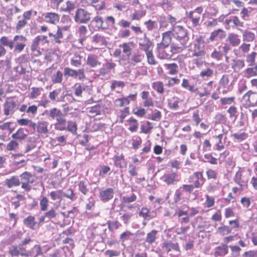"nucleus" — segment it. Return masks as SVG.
Instances as JSON below:
<instances>
[{
    "mask_svg": "<svg viewBox=\"0 0 257 257\" xmlns=\"http://www.w3.org/2000/svg\"><path fill=\"white\" fill-rule=\"evenodd\" d=\"M158 21L160 24V29L164 30V28H167L168 26V21L167 17L165 16H160L158 18Z\"/></svg>",
    "mask_w": 257,
    "mask_h": 257,
    "instance_id": "3c124183",
    "label": "nucleus"
},
{
    "mask_svg": "<svg viewBox=\"0 0 257 257\" xmlns=\"http://www.w3.org/2000/svg\"><path fill=\"white\" fill-rule=\"evenodd\" d=\"M213 70L207 68L203 70L200 73V76L202 78H208L212 76L213 74Z\"/></svg>",
    "mask_w": 257,
    "mask_h": 257,
    "instance_id": "bf43d9fd",
    "label": "nucleus"
},
{
    "mask_svg": "<svg viewBox=\"0 0 257 257\" xmlns=\"http://www.w3.org/2000/svg\"><path fill=\"white\" fill-rule=\"evenodd\" d=\"M180 52L178 49H174L172 43L170 47L157 45L156 48V56L161 60L170 59L173 54Z\"/></svg>",
    "mask_w": 257,
    "mask_h": 257,
    "instance_id": "7ed1b4c3",
    "label": "nucleus"
},
{
    "mask_svg": "<svg viewBox=\"0 0 257 257\" xmlns=\"http://www.w3.org/2000/svg\"><path fill=\"white\" fill-rule=\"evenodd\" d=\"M45 216L47 217L48 221L52 218H54L56 217L58 213L56 212V209L54 208L51 209L48 212L45 213Z\"/></svg>",
    "mask_w": 257,
    "mask_h": 257,
    "instance_id": "69168bd1",
    "label": "nucleus"
},
{
    "mask_svg": "<svg viewBox=\"0 0 257 257\" xmlns=\"http://www.w3.org/2000/svg\"><path fill=\"white\" fill-rule=\"evenodd\" d=\"M44 20L47 23L56 24L59 21V16L55 13H47L44 15Z\"/></svg>",
    "mask_w": 257,
    "mask_h": 257,
    "instance_id": "f3484780",
    "label": "nucleus"
},
{
    "mask_svg": "<svg viewBox=\"0 0 257 257\" xmlns=\"http://www.w3.org/2000/svg\"><path fill=\"white\" fill-rule=\"evenodd\" d=\"M112 159L114 161V166L117 168H123V165L126 164L124 156L122 155L114 156Z\"/></svg>",
    "mask_w": 257,
    "mask_h": 257,
    "instance_id": "7c9ffc66",
    "label": "nucleus"
},
{
    "mask_svg": "<svg viewBox=\"0 0 257 257\" xmlns=\"http://www.w3.org/2000/svg\"><path fill=\"white\" fill-rule=\"evenodd\" d=\"M223 54L221 52L218 51L215 49L210 54V57L216 60L219 61L221 59Z\"/></svg>",
    "mask_w": 257,
    "mask_h": 257,
    "instance_id": "774afa93",
    "label": "nucleus"
},
{
    "mask_svg": "<svg viewBox=\"0 0 257 257\" xmlns=\"http://www.w3.org/2000/svg\"><path fill=\"white\" fill-rule=\"evenodd\" d=\"M17 122L21 125L28 126L35 130L36 123L32 120L27 118H22L17 120Z\"/></svg>",
    "mask_w": 257,
    "mask_h": 257,
    "instance_id": "c85d7f7f",
    "label": "nucleus"
},
{
    "mask_svg": "<svg viewBox=\"0 0 257 257\" xmlns=\"http://www.w3.org/2000/svg\"><path fill=\"white\" fill-rule=\"evenodd\" d=\"M226 36V33L223 30L218 29L212 32L210 36L209 40L213 41L216 39H222Z\"/></svg>",
    "mask_w": 257,
    "mask_h": 257,
    "instance_id": "412c9836",
    "label": "nucleus"
},
{
    "mask_svg": "<svg viewBox=\"0 0 257 257\" xmlns=\"http://www.w3.org/2000/svg\"><path fill=\"white\" fill-rule=\"evenodd\" d=\"M9 253L12 257L18 256L20 255V251L18 246L13 245L9 248Z\"/></svg>",
    "mask_w": 257,
    "mask_h": 257,
    "instance_id": "0e129e2a",
    "label": "nucleus"
},
{
    "mask_svg": "<svg viewBox=\"0 0 257 257\" xmlns=\"http://www.w3.org/2000/svg\"><path fill=\"white\" fill-rule=\"evenodd\" d=\"M227 40L231 45L233 47L238 46L240 43V40L238 38L237 35L233 33L228 35Z\"/></svg>",
    "mask_w": 257,
    "mask_h": 257,
    "instance_id": "473e14b6",
    "label": "nucleus"
},
{
    "mask_svg": "<svg viewBox=\"0 0 257 257\" xmlns=\"http://www.w3.org/2000/svg\"><path fill=\"white\" fill-rule=\"evenodd\" d=\"M87 183L86 181H81L78 184L79 190L85 195L88 192V189L87 188Z\"/></svg>",
    "mask_w": 257,
    "mask_h": 257,
    "instance_id": "864d4df0",
    "label": "nucleus"
},
{
    "mask_svg": "<svg viewBox=\"0 0 257 257\" xmlns=\"http://www.w3.org/2000/svg\"><path fill=\"white\" fill-rule=\"evenodd\" d=\"M24 223L28 227L32 229H34L36 224L34 216L31 215L28 216L24 220Z\"/></svg>",
    "mask_w": 257,
    "mask_h": 257,
    "instance_id": "72a5a7b5",
    "label": "nucleus"
},
{
    "mask_svg": "<svg viewBox=\"0 0 257 257\" xmlns=\"http://www.w3.org/2000/svg\"><path fill=\"white\" fill-rule=\"evenodd\" d=\"M28 131L27 129L24 128H20L17 132L13 134L12 137L14 139L24 140L28 136Z\"/></svg>",
    "mask_w": 257,
    "mask_h": 257,
    "instance_id": "5701e85b",
    "label": "nucleus"
},
{
    "mask_svg": "<svg viewBox=\"0 0 257 257\" xmlns=\"http://www.w3.org/2000/svg\"><path fill=\"white\" fill-rule=\"evenodd\" d=\"M21 12V10L20 9L13 5L10 7H8L6 9L5 14L8 19H12L15 14L19 13Z\"/></svg>",
    "mask_w": 257,
    "mask_h": 257,
    "instance_id": "a211bd4d",
    "label": "nucleus"
},
{
    "mask_svg": "<svg viewBox=\"0 0 257 257\" xmlns=\"http://www.w3.org/2000/svg\"><path fill=\"white\" fill-rule=\"evenodd\" d=\"M204 45V37L202 36L197 37L193 44V52L192 56L198 58L204 57L205 54Z\"/></svg>",
    "mask_w": 257,
    "mask_h": 257,
    "instance_id": "20e7f679",
    "label": "nucleus"
},
{
    "mask_svg": "<svg viewBox=\"0 0 257 257\" xmlns=\"http://www.w3.org/2000/svg\"><path fill=\"white\" fill-rule=\"evenodd\" d=\"M257 55V53L252 52L251 54L248 55L246 57V61L249 63V66H253L254 65L255 58Z\"/></svg>",
    "mask_w": 257,
    "mask_h": 257,
    "instance_id": "13d9d810",
    "label": "nucleus"
},
{
    "mask_svg": "<svg viewBox=\"0 0 257 257\" xmlns=\"http://www.w3.org/2000/svg\"><path fill=\"white\" fill-rule=\"evenodd\" d=\"M48 122L46 121H39L36 123L37 131L38 133L46 134L48 133Z\"/></svg>",
    "mask_w": 257,
    "mask_h": 257,
    "instance_id": "b1692460",
    "label": "nucleus"
},
{
    "mask_svg": "<svg viewBox=\"0 0 257 257\" xmlns=\"http://www.w3.org/2000/svg\"><path fill=\"white\" fill-rule=\"evenodd\" d=\"M77 70L72 69L69 67H65L64 69V74L65 76H71L73 77H77Z\"/></svg>",
    "mask_w": 257,
    "mask_h": 257,
    "instance_id": "680f3d73",
    "label": "nucleus"
},
{
    "mask_svg": "<svg viewBox=\"0 0 257 257\" xmlns=\"http://www.w3.org/2000/svg\"><path fill=\"white\" fill-rule=\"evenodd\" d=\"M140 8L141 9L139 11L135 10L132 15L133 20H140L146 15V11L144 10L142 5L140 6Z\"/></svg>",
    "mask_w": 257,
    "mask_h": 257,
    "instance_id": "f704fd0d",
    "label": "nucleus"
},
{
    "mask_svg": "<svg viewBox=\"0 0 257 257\" xmlns=\"http://www.w3.org/2000/svg\"><path fill=\"white\" fill-rule=\"evenodd\" d=\"M202 12L203 9L201 7H197L193 11L189 12L188 18L194 26L199 25Z\"/></svg>",
    "mask_w": 257,
    "mask_h": 257,
    "instance_id": "0eeeda50",
    "label": "nucleus"
},
{
    "mask_svg": "<svg viewBox=\"0 0 257 257\" xmlns=\"http://www.w3.org/2000/svg\"><path fill=\"white\" fill-rule=\"evenodd\" d=\"M227 112L229 114L230 118L233 119L234 120L236 119L238 116V112L237 108L235 106L232 105L230 106L227 110Z\"/></svg>",
    "mask_w": 257,
    "mask_h": 257,
    "instance_id": "a18cd8bd",
    "label": "nucleus"
},
{
    "mask_svg": "<svg viewBox=\"0 0 257 257\" xmlns=\"http://www.w3.org/2000/svg\"><path fill=\"white\" fill-rule=\"evenodd\" d=\"M152 86L154 90L159 93L162 94L164 92L163 83L162 82H154L152 83Z\"/></svg>",
    "mask_w": 257,
    "mask_h": 257,
    "instance_id": "49530a36",
    "label": "nucleus"
},
{
    "mask_svg": "<svg viewBox=\"0 0 257 257\" xmlns=\"http://www.w3.org/2000/svg\"><path fill=\"white\" fill-rule=\"evenodd\" d=\"M232 229L228 226L223 225L222 226H220L217 228V233L220 234L221 235H224L225 234H229L231 232Z\"/></svg>",
    "mask_w": 257,
    "mask_h": 257,
    "instance_id": "8fccbe9b",
    "label": "nucleus"
},
{
    "mask_svg": "<svg viewBox=\"0 0 257 257\" xmlns=\"http://www.w3.org/2000/svg\"><path fill=\"white\" fill-rule=\"evenodd\" d=\"M63 192L61 190L51 191L50 193V196L53 201L59 200L60 202L62 200Z\"/></svg>",
    "mask_w": 257,
    "mask_h": 257,
    "instance_id": "a19ab883",
    "label": "nucleus"
},
{
    "mask_svg": "<svg viewBox=\"0 0 257 257\" xmlns=\"http://www.w3.org/2000/svg\"><path fill=\"white\" fill-rule=\"evenodd\" d=\"M106 224L108 225L109 230L111 232L115 231L121 226V224L118 221H107Z\"/></svg>",
    "mask_w": 257,
    "mask_h": 257,
    "instance_id": "4c0bfd02",
    "label": "nucleus"
},
{
    "mask_svg": "<svg viewBox=\"0 0 257 257\" xmlns=\"http://www.w3.org/2000/svg\"><path fill=\"white\" fill-rule=\"evenodd\" d=\"M63 74L60 71H57L52 77V81L54 83H60L62 81Z\"/></svg>",
    "mask_w": 257,
    "mask_h": 257,
    "instance_id": "6e6d98bb",
    "label": "nucleus"
},
{
    "mask_svg": "<svg viewBox=\"0 0 257 257\" xmlns=\"http://www.w3.org/2000/svg\"><path fill=\"white\" fill-rule=\"evenodd\" d=\"M181 86L184 89L188 90L191 92L196 93L198 91V88L193 84L186 79H183Z\"/></svg>",
    "mask_w": 257,
    "mask_h": 257,
    "instance_id": "bb28decb",
    "label": "nucleus"
},
{
    "mask_svg": "<svg viewBox=\"0 0 257 257\" xmlns=\"http://www.w3.org/2000/svg\"><path fill=\"white\" fill-rule=\"evenodd\" d=\"M227 244L224 243L221 244L220 245L216 247L213 249L214 255L215 257H222L228 253V249Z\"/></svg>",
    "mask_w": 257,
    "mask_h": 257,
    "instance_id": "ddd939ff",
    "label": "nucleus"
},
{
    "mask_svg": "<svg viewBox=\"0 0 257 257\" xmlns=\"http://www.w3.org/2000/svg\"><path fill=\"white\" fill-rule=\"evenodd\" d=\"M157 232L158 231L157 230H153L151 232L148 233L145 239V241L150 244L154 242L156 239V236Z\"/></svg>",
    "mask_w": 257,
    "mask_h": 257,
    "instance_id": "37998d69",
    "label": "nucleus"
},
{
    "mask_svg": "<svg viewBox=\"0 0 257 257\" xmlns=\"http://www.w3.org/2000/svg\"><path fill=\"white\" fill-rule=\"evenodd\" d=\"M93 42L99 44L100 45H103L105 44V40L103 36L96 34L93 37Z\"/></svg>",
    "mask_w": 257,
    "mask_h": 257,
    "instance_id": "e2e57ef3",
    "label": "nucleus"
},
{
    "mask_svg": "<svg viewBox=\"0 0 257 257\" xmlns=\"http://www.w3.org/2000/svg\"><path fill=\"white\" fill-rule=\"evenodd\" d=\"M139 214L140 217L146 220H150L154 217L152 213L146 207H143L139 212Z\"/></svg>",
    "mask_w": 257,
    "mask_h": 257,
    "instance_id": "c756f323",
    "label": "nucleus"
},
{
    "mask_svg": "<svg viewBox=\"0 0 257 257\" xmlns=\"http://www.w3.org/2000/svg\"><path fill=\"white\" fill-rule=\"evenodd\" d=\"M27 38L23 35H16L13 40L11 41L6 36H3L0 39V43L3 46L8 47L10 50L14 49V52L21 53L25 48Z\"/></svg>",
    "mask_w": 257,
    "mask_h": 257,
    "instance_id": "f03ea898",
    "label": "nucleus"
},
{
    "mask_svg": "<svg viewBox=\"0 0 257 257\" xmlns=\"http://www.w3.org/2000/svg\"><path fill=\"white\" fill-rule=\"evenodd\" d=\"M5 184L9 188H11L14 186H18L21 184V182L18 177L13 176L10 179H7L5 181Z\"/></svg>",
    "mask_w": 257,
    "mask_h": 257,
    "instance_id": "4be33fe9",
    "label": "nucleus"
},
{
    "mask_svg": "<svg viewBox=\"0 0 257 257\" xmlns=\"http://www.w3.org/2000/svg\"><path fill=\"white\" fill-rule=\"evenodd\" d=\"M165 67L168 70L169 74L171 75H175L178 72V66L176 63L165 64Z\"/></svg>",
    "mask_w": 257,
    "mask_h": 257,
    "instance_id": "e433bc0d",
    "label": "nucleus"
},
{
    "mask_svg": "<svg viewBox=\"0 0 257 257\" xmlns=\"http://www.w3.org/2000/svg\"><path fill=\"white\" fill-rule=\"evenodd\" d=\"M243 98H247L249 102H256L257 101V93L248 91L244 95Z\"/></svg>",
    "mask_w": 257,
    "mask_h": 257,
    "instance_id": "79ce46f5",
    "label": "nucleus"
},
{
    "mask_svg": "<svg viewBox=\"0 0 257 257\" xmlns=\"http://www.w3.org/2000/svg\"><path fill=\"white\" fill-rule=\"evenodd\" d=\"M44 113L50 120H56V121L63 116H65V114L62 112V110L56 107L52 108L48 110H46L44 111Z\"/></svg>",
    "mask_w": 257,
    "mask_h": 257,
    "instance_id": "6e6552de",
    "label": "nucleus"
},
{
    "mask_svg": "<svg viewBox=\"0 0 257 257\" xmlns=\"http://www.w3.org/2000/svg\"><path fill=\"white\" fill-rule=\"evenodd\" d=\"M161 117V113L160 111L155 109L154 112L149 114L148 116V118L152 119L155 121H159Z\"/></svg>",
    "mask_w": 257,
    "mask_h": 257,
    "instance_id": "052dcab7",
    "label": "nucleus"
},
{
    "mask_svg": "<svg viewBox=\"0 0 257 257\" xmlns=\"http://www.w3.org/2000/svg\"><path fill=\"white\" fill-rule=\"evenodd\" d=\"M90 14L83 9L76 10L74 16V20L77 23L86 24L90 20Z\"/></svg>",
    "mask_w": 257,
    "mask_h": 257,
    "instance_id": "39448f33",
    "label": "nucleus"
},
{
    "mask_svg": "<svg viewBox=\"0 0 257 257\" xmlns=\"http://www.w3.org/2000/svg\"><path fill=\"white\" fill-rule=\"evenodd\" d=\"M233 180L240 186V190L241 191L243 190L244 187L247 185L248 182L247 178L242 175V171L240 170L236 173L235 176L233 177Z\"/></svg>",
    "mask_w": 257,
    "mask_h": 257,
    "instance_id": "9b49d317",
    "label": "nucleus"
},
{
    "mask_svg": "<svg viewBox=\"0 0 257 257\" xmlns=\"http://www.w3.org/2000/svg\"><path fill=\"white\" fill-rule=\"evenodd\" d=\"M18 146L19 144L17 141L15 140H12L9 143L7 144V149L9 151L16 150L18 148Z\"/></svg>",
    "mask_w": 257,
    "mask_h": 257,
    "instance_id": "338daca9",
    "label": "nucleus"
},
{
    "mask_svg": "<svg viewBox=\"0 0 257 257\" xmlns=\"http://www.w3.org/2000/svg\"><path fill=\"white\" fill-rule=\"evenodd\" d=\"M32 15V11L25 12L22 16V18L19 20L16 24L15 29L17 33L20 32L28 24V21L30 20Z\"/></svg>",
    "mask_w": 257,
    "mask_h": 257,
    "instance_id": "423d86ee",
    "label": "nucleus"
},
{
    "mask_svg": "<svg viewBox=\"0 0 257 257\" xmlns=\"http://www.w3.org/2000/svg\"><path fill=\"white\" fill-rule=\"evenodd\" d=\"M218 83L219 88L223 89L222 92L223 94H226L232 89L231 85L229 83L228 75H223Z\"/></svg>",
    "mask_w": 257,
    "mask_h": 257,
    "instance_id": "1a4fd4ad",
    "label": "nucleus"
},
{
    "mask_svg": "<svg viewBox=\"0 0 257 257\" xmlns=\"http://www.w3.org/2000/svg\"><path fill=\"white\" fill-rule=\"evenodd\" d=\"M91 22L92 23L95 24V27L97 29H104L106 28L105 27L103 26V21L102 18L100 17L96 16L94 17V18L92 20Z\"/></svg>",
    "mask_w": 257,
    "mask_h": 257,
    "instance_id": "09e8293b",
    "label": "nucleus"
},
{
    "mask_svg": "<svg viewBox=\"0 0 257 257\" xmlns=\"http://www.w3.org/2000/svg\"><path fill=\"white\" fill-rule=\"evenodd\" d=\"M139 45L143 48L144 51L146 53L151 50L150 48L152 46V43L148 39L144 41L143 42H139Z\"/></svg>",
    "mask_w": 257,
    "mask_h": 257,
    "instance_id": "603ef678",
    "label": "nucleus"
},
{
    "mask_svg": "<svg viewBox=\"0 0 257 257\" xmlns=\"http://www.w3.org/2000/svg\"><path fill=\"white\" fill-rule=\"evenodd\" d=\"M161 180L167 185L173 184L175 181H178L177 174L175 172L166 173L161 177Z\"/></svg>",
    "mask_w": 257,
    "mask_h": 257,
    "instance_id": "4468645a",
    "label": "nucleus"
},
{
    "mask_svg": "<svg viewBox=\"0 0 257 257\" xmlns=\"http://www.w3.org/2000/svg\"><path fill=\"white\" fill-rule=\"evenodd\" d=\"M23 244H19L18 246V248L20 251V255L25 256H32L34 254V251L32 250H27L24 247Z\"/></svg>",
    "mask_w": 257,
    "mask_h": 257,
    "instance_id": "ea45409f",
    "label": "nucleus"
},
{
    "mask_svg": "<svg viewBox=\"0 0 257 257\" xmlns=\"http://www.w3.org/2000/svg\"><path fill=\"white\" fill-rule=\"evenodd\" d=\"M16 103L13 101H6L4 104V114L9 115L15 111Z\"/></svg>",
    "mask_w": 257,
    "mask_h": 257,
    "instance_id": "a878e982",
    "label": "nucleus"
},
{
    "mask_svg": "<svg viewBox=\"0 0 257 257\" xmlns=\"http://www.w3.org/2000/svg\"><path fill=\"white\" fill-rule=\"evenodd\" d=\"M82 57L80 52H75L70 59L71 65L76 67H79L82 64Z\"/></svg>",
    "mask_w": 257,
    "mask_h": 257,
    "instance_id": "393cba45",
    "label": "nucleus"
},
{
    "mask_svg": "<svg viewBox=\"0 0 257 257\" xmlns=\"http://www.w3.org/2000/svg\"><path fill=\"white\" fill-rule=\"evenodd\" d=\"M246 77L249 78L257 75V65H255L253 67L248 68L246 69Z\"/></svg>",
    "mask_w": 257,
    "mask_h": 257,
    "instance_id": "5fc2aeb1",
    "label": "nucleus"
},
{
    "mask_svg": "<svg viewBox=\"0 0 257 257\" xmlns=\"http://www.w3.org/2000/svg\"><path fill=\"white\" fill-rule=\"evenodd\" d=\"M86 64L91 67L94 68L100 65L98 60V56L94 54H89L87 56Z\"/></svg>",
    "mask_w": 257,
    "mask_h": 257,
    "instance_id": "aec40b11",
    "label": "nucleus"
},
{
    "mask_svg": "<svg viewBox=\"0 0 257 257\" xmlns=\"http://www.w3.org/2000/svg\"><path fill=\"white\" fill-rule=\"evenodd\" d=\"M162 249L167 253H169L172 250H174L176 252V255H179L181 253L178 244L170 241H165L163 243Z\"/></svg>",
    "mask_w": 257,
    "mask_h": 257,
    "instance_id": "9d476101",
    "label": "nucleus"
},
{
    "mask_svg": "<svg viewBox=\"0 0 257 257\" xmlns=\"http://www.w3.org/2000/svg\"><path fill=\"white\" fill-rule=\"evenodd\" d=\"M119 47H122L123 52L126 55L127 57H129L132 53V49L128 43H124L119 45Z\"/></svg>",
    "mask_w": 257,
    "mask_h": 257,
    "instance_id": "4d7b16f0",
    "label": "nucleus"
},
{
    "mask_svg": "<svg viewBox=\"0 0 257 257\" xmlns=\"http://www.w3.org/2000/svg\"><path fill=\"white\" fill-rule=\"evenodd\" d=\"M172 31H168L163 33L162 35V41L157 43V45L169 47L172 40Z\"/></svg>",
    "mask_w": 257,
    "mask_h": 257,
    "instance_id": "dca6fc26",
    "label": "nucleus"
},
{
    "mask_svg": "<svg viewBox=\"0 0 257 257\" xmlns=\"http://www.w3.org/2000/svg\"><path fill=\"white\" fill-rule=\"evenodd\" d=\"M61 91V88H59L56 89L52 92H50L49 94V97L52 101L57 100V102L61 101V99L58 97V95Z\"/></svg>",
    "mask_w": 257,
    "mask_h": 257,
    "instance_id": "c03bdc74",
    "label": "nucleus"
},
{
    "mask_svg": "<svg viewBox=\"0 0 257 257\" xmlns=\"http://www.w3.org/2000/svg\"><path fill=\"white\" fill-rule=\"evenodd\" d=\"M130 100L127 97H123L116 99L114 101V105L117 107H120L122 106L126 107L130 103Z\"/></svg>",
    "mask_w": 257,
    "mask_h": 257,
    "instance_id": "c9c22d12",
    "label": "nucleus"
},
{
    "mask_svg": "<svg viewBox=\"0 0 257 257\" xmlns=\"http://www.w3.org/2000/svg\"><path fill=\"white\" fill-rule=\"evenodd\" d=\"M20 177L23 182H28L29 183L33 184L35 181L33 175L29 172H25L23 173L20 175Z\"/></svg>",
    "mask_w": 257,
    "mask_h": 257,
    "instance_id": "cd10ccee",
    "label": "nucleus"
},
{
    "mask_svg": "<svg viewBox=\"0 0 257 257\" xmlns=\"http://www.w3.org/2000/svg\"><path fill=\"white\" fill-rule=\"evenodd\" d=\"M47 42V36L43 35L38 36L33 40L31 46V50H36V47L39 48L40 45H44Z\"/></svg>",
    "mask_w": 257,
    "mask_h": 257,
    "instance_id": "2eb2a0df",
    "label": "nucleus"
},
{
    "mask_svg": "<svg viewBox=\"0 0 257 257\" xmlns=\"http://www.w3.org/2000/svg\"><path fill=\"white\" fill-rule=\"evenodd\" d=\"M114 195V190L112 188H109L100 190L99 192V197L103 202H107L111 199Z\"/></svg>",
    "mask_w": 257,
    "mask_h": 257,
    "instance_id": "f8f14e48",
    "label": "nucleus"
},
{
    "mask_svg": "<svg viewBox=\"0 0 257 257\" xmlns=\"http://www.w3.org/2000/svg\"><path fill=\"white\" fill-rule=\"evenodd\" d=\"M66 130L73 135H76L77 134V125L75 122L72 120H68L66 122Z\"/></svg>",
    "mask_w": 257,
    "mask_h": 257,
    "instance_id": "2f4dec72",
    "label": "nucleus"
},
{
    "mask_svg": "<svg viewBox=\"0 0 257 257\" xmlns=\"http://www.w3.org/2000/svg\"><path fill=\"white\" fill-rule=\"evenodd\" d=\"M75 4L70 1H68L66 2V7L61 8V10L63 12L70 13L71 11L75 9Z\"/></svg>",
    "mask_w": 257,
    "mask_h": 257,
    "instance_id": "de8ad7c7",
    "label": "nucleus"
},
{
    "mask_svg": "<svg viewBox=\"0 0 257 257\" xmlns=\"http://www.w3.org/2000/svg\"><path fill=\"white\" fill-rule=\"evenodd\" d=\"M176 42H173V47L174 50H178L181 52L187 47L189 40V36L187 30L182 26L177 25L172 30Z\"/></svg>",
    "mask_w": 257,
    "mask_h": 257,
    "instance_id": "f257e3e1",
    "label": "nucleus"
},
{
    "mask_svg": "<svg viewBox=\"0 0 257 257\" xmlns=\"http://www.w3.org/2000/svg\"><path fill=\"white\" fill-rule=\"evenodd\" d=\"M66 122L67 121L65 116L58 119L53 124L55 130L58 131H64L66 130Z\"/></svg>",
    "mask_w": 257,
    "mask_h": 257,
    "instance_id": "6ab92c4d",
    "label": "nucleus"
},
{
    "mask_svg": "<svg viewBox=\"0 0 257 257\" xmlns=\"http://www.w3.org/2000/svg\"><path fill=\"white\" fill-rule=\"evenodd\" d=\"M242 38L244 41L252 42L255 39V35L252 32L245 31L242 34Z\"/></svg>",
    "mask_w": 257,
    "mask_h": 257,
    "instance_id": "58836bf2",
    "label": "nucleus"
}]
</instances>
